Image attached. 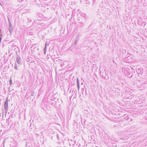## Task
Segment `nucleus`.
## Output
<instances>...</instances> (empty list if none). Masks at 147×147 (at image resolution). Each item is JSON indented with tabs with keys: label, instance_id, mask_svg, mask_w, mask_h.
Returning <instances> with one entry per match:
<instances>
[{
	"label": "nucleus",
	"instance_id": "nucleus-1",
	"mask_svg": "<svg viewBox=\"0 0 147 147\" xmlns=\"http://www.w3.org/2000/svg\"><path fill=\"white\" fill-rule=\"evenodd\" d=\"M122 73L125 74V76L127 78H131L133 76L132 72L128 67H123Z\"/></svg>",
	"mask_w": 147,
	"mask_h": 147
},
{
	"label": "nucleus",
	"instance_id": "nucleus-2",
	"mask_svg": "<svg viewBox=\"0 0 147 147\" xmlns=\"http://www.w3.org/2000/svg\"><path fill=\"white\" fill-rule=\"evenodd\" d=\"M139 82L140 84L138 88H140V87L142 86H144V85L147 83V80L145 79H141L139 81Z\"/></svg>",
	"mask_w": 147,
	"mask_h": 147
},
{
	"label": "nucleus",
	"instance_id": "nucleus-3",
	"mask_svg": "<svg viewBox=\"0 0 147 147\" xmlns=\"http://www.w3.org/2000/svg\"><path fill=\"white\" fill-rule=\"evenodd\" d=\"M5 111L6 112L7 111L8 106V98L5 102L4 104Z\"/></svg>",
	"mask_w": 147,
	"mask_h": 147
},
{
	"label": "nucleus",
	"instance_id": "nucleus-4",
	"mask_svg": "<svg viewBox=\"0 0 147 147\" xmlns=\"http://www.w3.org/2000/svg\"><path fill=\"white\" fill-rule=\"evenodd\" d=\"M9 32L10 34H11L13 31V27L12 26L11 24V23L9 22Z\"/></svg>",
	"mask_w": 147,
	"mask_h": 147
},
{
	"label": "nucleus",
	"instance_id": "nucleus-5",
	"mask_svg": "<svg viewBox=\"0 0 147 147\" xmlns=\"http://www.w3.org/2000/svg\"><path fill=\"white\" fill-rule=\"evenodd\" d=\"M16 61L18 64H21V61L20 57H17L16 59Z\"/></svg>",
	"mask_w": 147,
	"mask_h": 147
},
{
	"label": "nucleus",
	"instance_id": "nucleus-6",
	"mask_svg": "<svg viewBox=\"0 0 147 147\" xmlns=\"http://www.w3.org/2000/svg\"><path fill=\"white\" fill-rule=\"evenodd\" d=\"M136 71L137 72L138 74H140L142 71V68H136Z\"/></svg>",
	"mask_w": 147,
	"mask_h": 147
},
{
	"label": "nucleus",
	"instance_id": "nucleus-7",
	"mask_svg": "<svg viewBox=\"0 0 147 147\" xmlns=\"http://www.w3.org/2000/svg\"><path fill=\"white\" fill-rule=\"evenodd\" d=\"M78 23H79L78 25L80 27H82L84 25V23L82 22H78Z\"/></svg>",
	"mask_w": 147,
	"mask_h": 147
},
{
	"label": "nucleus",
	"instance_id": "nucleus-8",
	"mask_svg": "<svg viewBox=\"0 0 147 147\" xmlns=\"http://www.w3.org/2000/svg\"><path fill=\"white\" fill-rule=\"evenodd\" d=\"M123 116L124 117L123 119L127 121L129 119V117L128 116V115H123Z\"/></svg>",
	"mask_w": 147,
	"mask_h": 147
},
{
	"label": "nucleus",
	"instance_id": "nucleus-9",
	"mask_svg": "<svg viewBox=\"0 0 147 147\" xmlns=\"http://www.w3.org/2000/svg\"><path fill=\"white\" fill-rule=\"evenodd\" d=\"M79 80L78 78H77V86L78 89L79 88Z\"/></svg>",
	"mask_w": 147,
	"mask_h": 147
},
{
	"label": "nucleus",
	"instance_id": "nucleus-10",
	"mask_svg": "<svg viewBox=\"0 0 147 147\" xmlns=\"http://www.w3.org/2000/svg\"><path fill=\"white\" fill-rule=\"evenodd\" d=\"M81 16H82L84 18V20L85 19L86 15L84 13H82L81 14Z\"/></svg>",
	"mask_w": 147,
	"mask_h": 147
},
{
	"label": "nucleus",
	"instance_id": "nucleus-11",
	"mask_svg": "<svg viewBox=\"0 0 147 147\" xmlns=\"http://www.w3.org/2000/svg\"><path fill=\"white\" fill-rule=\"evenodd\" d=\"M26 147H30V146L29 145V143L28 142H26Z\"/></svg>",
	"mask_w": 147,
	"mask_h": 147
},
{
	"label": "nucleus",
	"instance_id": "nucleus-12",
	"mask_svg": "<svg viewBox=\"0 0 147 147\" xmlns=\"http://www.w3.org/2000/svg\"><path fill=\"white\" fill-rule=\"evenodd\" d=\"M78 22H82L81 21L82 19V17H79L77 18Z\"/></svg>",
	"mask_w": 147,
	"mask_h": 147
},
{
	"label": "nucleus",
	"instance_id": "nucleus-13",
	"mask_svg": "<svg viewBox=\"0 0 147 147\" xmlns=\"http://www.w3.org/2000/svg\"><path fill=\"white\" fill-rule=\"evenodd\" d=\"M46 43L45 44V47L44 48V53L45 54L47 48H46Z\"/></svg>",
	"mask_w": 147,
	"mask_h": 147
},
{
	"label": "nucleus",
	"instance_id": "nucleus-14",
	"mask_svg": "<svg viewBox=\"0 0 147 147\" xmlns=\"http://www.w3.org/2000/svg\"><path fill=\"white\" fill-rule=\"evenodd\" d=\"M9 83L10 85L12 83V80H11V78H10V80H9Z\"/></svg>",
	"mask_w": 147,
	"mask_h": 147
},
{
	"label": "nucleus",
	"instance_id": "nucleus-15",
	"mask_svg": "<svg viewBox=\"0 0 147 147\" xmlns=\"http://www.w3.org/2000/svg\"><path fill=\"white\" fill-rule=\"evenodd\" d=\"M16 65H17V64H16L14 66V68L16 70H18V67Z\"/></svg>",
	"mask_w": 147,
	"mask_h": 147
},
{
	"label": "nucleus",
	"instance_id": "nucleus-16",
	"mask_svg": "<svg viewBox=\"0 0 147 147\" xmlns=\"http://www.w3.org/2000/svg\"><path fill=\"white\" fill-rule=\"evenodd\" d=\"M62 61H63V60L61 59H58V60H56V61H58V62H60Z\"/></svg>",
	"mask_w": 147,
	"mask_h": 147
},
{
	"label": "nucleus",
	"instance_id": "nucleus-17",
	"mask_svg": "<svg viewBox=\"0 0 147 147\" xmlns=\"http://www.w3.org/2000/svg\"><path fill=\"white\" fill-rule=\"evenodd\" d=\"M0 5L2 6L3 5V1H1V2H0Z\"/></svg>",
	"mask_w": 147,
	"mask_h": 147
},
{
	"label": "nucleus",
	"instance_id": "nucleus-18",
	"mask_svg": "<svg viewBox=\"0 0 147 147\" xmlns=\"http://www.w3.org/2000/svg\"><path fill=\"white\" fill-rule=\"evenodd\" d=\"M64 65V63H62L61 64V66L62 67Z\"/></svg>",
	"mask_w": 147,
	"mask_h": 147
},
{
	"label": "nucleus",
	"instance_id": "nucleus-19",
	"mask_svg": "<svg viewBox=\"0 0 147 147\" xmlns=\"http://www.w3.org/2000/svg\"><path fill=\"white\" fill-rule=\"evenodd\" d=\"M57 138L58 140H59V135L58 134H57Z\"/></svg>",
	"mask_w": 147,
	"mask_h": 147
},
{
	"label": "nucleus",
	"instance_id": "nucleus-20",
	"mask_svg": "<svg viewBox=\"0 0 147 147\" xmlns=\"http://www.w3.org/2000/svg\"><path fill=\"white\" fill-rule=\"evenodd\" d=\"M78 41L77 40H76L75 42H74V44L76 45L77 43V42Z\"/></svg>",
	"mask_w": 147,
	"mask_h": 147
},
{
	"label": "nucleus",
	"instance_id": "nucleus-21",
	"mask_svg": "<svg viewBox=\"0 0 147 147\" xmlns=\"http://www.w3.org/2000/svg\"><path fill=\"white\" fill-rule=\"evenodd\" d=\"M33 94H34V93L33 92H32L31 93V96H33Z\"/></svg>",
	"mask_w": 147,
	"mask_h": 147
},
{
	"label": "nucleus",
	"instance_id": "nucleus-22",
	"mask_svg": "<svg viewBox=\"0 0 147 147\" xmlns=\"http://www.w3.org/2000/svg\"><path fill=\"white\" fill-rule=\"evenodd\" d=\"M128 58H129V57H126V58H125V59H127Z\"/></svg>",
	"mask_w": 147,
	"mask_h": 147
},
{
	"label": "nucleus",
	"instance_id": "nucleus-23",
	"mask_svg": "<svg viewBox=\"0 0 147 147\" xmlns=\"http://www.w3.org/2000/svg\"><path fill=\"white\" fill-rule=\"evenodd\" d=\"M107 142L109 143H110V141H109V140H108V141H107Z\"/></svg>",
	"mask_w": 147,
	"mask_h": 147
},
{
	"label": "nucleus",
	"instance_id": "nucleus-24",
	"mask_svg": "<svg viewBox=\"0 0 147 147\" xmlns=\"http://www.w3.org/2000/svg\"><path fill=\"white\" fill-rule=\"evenodd\" d=\"M96 1V0H93V2H95Z\"/></svg>",
	"mask_w": 147,
	"mask_h": 147
},
{
	"label": "nucleus",
	"instance_id": "nucleus-25",
	"mask_svg": "<svg viewBox=\"0 0 147 147\" xmlns=\"http://www.w3.org/2000/svg\"><path fill=\"white\" fill-rule=\"evenodd\" d=\"M75 144V142H74V144H73V145H74V144Z\"/></svg>",
	"mask_w": 147,
	"mask_h": 147
},
{
	"label": "nucleus",
	"instance_id": "nucleus-26",
	"mask_svg": "<svg viewBox=\"0 0 147 147\" xmlns=\"http://www.w3.org/2000/svg\"><path fill=\"white\" fill-rule=\"evenodd\" d=\"M85 96H86V92H85Z\"/></svg>",
	"mask_w": 147,
	"mask_h": 147
},
{
	"label": "nucleus",
	"instance_id": "nucleus-27",
	"mask_svg": "<svg viewBox=\"0 0 147 147\" xmlns=\"http://www.w3.org/2000/svg\"><path fill=\"white\" fill-rule=\"evenodd\" d=\"M123 51H125V52H126V51H125V50H123Z\"/></svg>",
	"mask_w": 147,
	"mask_h": 147
},
{
	"label": "nucleus",
	"instance_id": "nucleus-28",
	"mask_svg": "<svg viewBox=\"0 0 147 147\" xmlns=\"http://www.w3.org/2000/svg\"><path fill=\"white\" fill-rule=\"evenodd\" d=\"M82 94H83V95H84V94H83V92H82Z\"/></svg>",
	"mask_w": 147,
	"mask_h": 147
},
{
	"label": "nucleus",
	"instance_id": "nucleus-29",
	"mask_svg": "<svg viewBox=\"0 0 147 147\" xmlns=\"http://www.w3.org/2000/svg\"><path fill=\"white\" fill-rule=\"evenodd\" d=\"M146 114L147 115V113H146Z\"/></svg>",
	"mask_w": 147,
	"mask_h": 147
},
{
	"label": "nucleus",
	"instance_id": "nucleus-30",
	"mask_svg": "<svg viewBox=\"0 0 147 147\" xmlns=\"http://www.w3.org/2000/svg\"><path fill=\"white\" fill-rule=\"evenodd\" d=\"M146 94L147 95V92H146Z\"/></svg>",
	"mask_w": 147,
	"mask_h": 147
}]
</instances>
